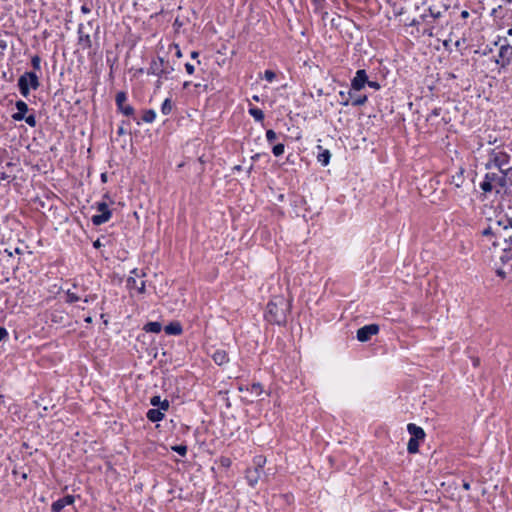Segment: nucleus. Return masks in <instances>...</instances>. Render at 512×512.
Here are the masks:
<instances>
[{
	"label": "nucleus",
	"mask_w": 512,
	"mask_h": 512,
	"mask_svg": "<svg viewBox=\"0 0 512 512\" xmlns=\"http://www.w3.org/2000/svg\"><path fill=\"white\" fill-rule=\"evenodd\" d=\"M465 169L463 167H459L455 174L451 176L450 183L454 185L455 188L460 189L465 184L464 177Z\"/></svg>",
	"instance_id": "dca6fc26"
},
{
	"label": "nucleus",
	"mask_w": 512,
	"mask_h": 512,
	"mask_svg": "<svg viewBox=\"0 0 512 512\" xmlns=\"http://www.w3.org/2000/svg\"><path fill=\"white\" fill-rule=\"evenodd\" d=\"M487 162L485 163V169L490 170L493 168L499 171L511 172L512 167L510 166L511 155L499 147L490 149L487 154Z\"/></svg>",
	"instance_id": "f03ea898"
},
{
	"label": "nucleus",
	"mask_w": 512,
	"mask_h": 512,
	"mask_svg": "<svg viewBox=\"0 0 512 512\" xmlns=\"http://www.w3.org/2000/svg\"><path fill=\"white\" fill-rule=\"evenodd\" d=\"M354 90L350 89L349 91H340L339 96L341 100L339 103L342 106H362L368 101V97L366 95H354Z\"/></svg>",
	"instance_id": "423d86ee"
},
{
	"label": "nucleus",
	"mask_w": 512,
	"mask_h": 512,
	"mask_svg": "<svg viewBox=\"0 0 512 512\" xmlns=\"http://www.w3.org/2000/svg\"><path fill=\"white\" fill-rule=\"evenodd\" d=\"M266 460L262 456H257L254 458L255 467L254 468H260L261 471H263V466L265 464Z\"/></svg>",
	"instance_id": "4c0bfd02"
},
{
	"label": "nucleus",
	"mask_w": 512,
	"mask_h": 512,
	"mask_svg": "<svg viewBox=\"0 0 512 512\" xmlns=\"http://www.w3.org/2000/svg\"><path fill=\"white\" fill-rule=\"evenodd\" d=\"M18 88L23 97H28L30 94V88L37 90L40 87V81L38 75L33 72H25L18 79Z\"/></svg>",
	"instance_id": "20e7f679"
},
{
	"label": "nucleus",
	"mask_w": 512,
	"mask_h": 512,
	"mask_svg": "<svg viewBox=\"0 0 512 512\" xmlns=\"http://www.w3.org/2000/svg\"><path fill=\"white\" fill-rule=\"evenodd\" d=\"M130 274H131L130 276H134L135 278L144 277L146 275L145 272L139 271L137 268H134L133 270H131Z\"/></svg>",
	"instance_id": "49530a36"
},
{
	"label": "nucleus",
	"mask_w": 512,
	"mask_h": 512,
	"mask_svg": "<svg viewBox=\"0 0 512 512\" xmlns=\"http://www.w3.org/2000/svg\"><path fill=\"white\" fill-rule=\"evenodd\" d=\"M7 48V43L5 40H0V49L5 50Z\"/></svg>",
	"instance_id": "0e129e2a"
},
{
	"label": "nucleus",
	"mask_w": 512,
	"mask_h": 512,
	"mask_svg": "<svg viewBox=\"0 0 512 512\" xmlns=\"http://www.w3.org/2000/svg\"><path fill=\"white\" fill-rule=\"evenodd\" d=\"M368 83V75L364 69L356 71L355 76L351 80V89L361 91Z\"/></svg>",
	"instance_id": "9d476101"
},
{
	"label": "nucleus",
	"mask_w": 512,
	"mask_h": 512,
	"mask_svg": "<svg viewBox=\"0 0 512 512\" xmlns=\"http://www.w3.org/2000/svg\"><path fill=\"white\" fill-rule=\"evenodd\" d=\"M117 134L120 136L126 134V130L124 129V127L122 125L118 127Z\"/></svg>",
	"instance_id": "052dcab7"
},
{
	"label": "nucleus",
	"mask_w": 512,
	"mask_h": 512,
	"mask_svg": "<svg viewBox=\"0 0 512 512\" xmlns=\"http://www.w3.org/2000/svg\"><path fill=\"white\" fill-rule=\"evenodd\" d=\"M185 70L189 75H192L195 71V66L189 62L185 64Z\"/></svg>",
	"instance_id": "8fccbe9b"
},
{
	"label": "nucleus",
	"mask_w": 512,
	"mask_h": 512,
	"mask_svg": "<svg viewBox=\"0 0 512 512\" xmlns=\"http://www.w3.org/2000/svg\"><path fill=\"white\" fill-rule=\"evenodd\" d=\"M174 70V66L170 63V61L158 55L151 60L147 69V74L168 80L170 79Z\"/></svg>",
	"instance_id": "7ed1b4c3"
},
{
	"label": "nucleus",
	"mask_w": 512,
	"mask_h": 512,
	"mask_svg": "<svg viewBox=\"0 0 512 512\" xmlns=\"http://www.w3.org/2000/svg\"><path fill=\"white\" fill-rule=\"evenodd\" d=\"M77 34H78V44H79V46L83 50L90 49L92 47V40H91L90 34L85 32V25L84 24L80 23L78 25Z\"/></svg>",
	"instance_id": "9b49d317"
},
{
	"label": "nucleus",
	"mask_w": 512,
	"mask_h": 512,
	"mask_svg": "<svg viewBox=\"0 0 512 512\" xmlns=\"http://www.w3.org/2000/svg\"><path fill=\"white\" fill-rule=\"evenodd\" d=\"M23 120L30 126V127H36L37 120L35 114H29L28 116L25 115V118Z\"/></svg>",
	"instance_id": "f704fd0d"
},
{
	"label": "nucleus",
	"mask_w": 512,
	"mask_h": 512,
	"mask_svg": "<svg viewBox=\"0 0 512 512\" xmlns=\"http://www.w3.org/2000/svg\"><path fill=\"white\" fill-rule=\"evenodd\" d=\"M379 329V325L377 324L365 325L357 330V340L360 342H367L372 338V336L379 333Z\"/></svg>",
	"instance_id": "1a4fd4ad"
},
{
	"label": "nucleus",
	"mask_w": 512,
	"mask_h": 512,
	"mask_svg": "<svg viewBox=\"0 0 512 512\" xmlns=\"http://www.w3.org/2000/svg\"><path fill=\"white\" fill-rule=\"evenodd\" d=\"M407 430H408L409 434L411 435V437H410L411 439L420 441L425 438L424 430L420 426H417L414 423H409L407 425Z\"/></svg>",
	"instance_id": "f3484780"
},
{
	"label": "nucleus",
	"mask_w": 512,
	"mask_h": 512,
	"mask_svg": "<svg viewBox=\"0 0 512 512\" xmlns=\"http://www.w3.org/2000/svg\"><path fill=\"white\" fill-rule=\"evenodd\" d=\"M74 502L75 497L73 495H66L63 498H60L52 503L51 511L61 512L66 506L72 505Z\"/></svg>",
	"instance_id": "ddd939ff"
},
{
	"label": "nucleus",
	"mask_w": 512,
	"mask_h": 512,
	"mask_svg": "<svg viewBox=\"0 0 512 512\" xmlns=\"http://www.w3.org/2000/svg\"><path fill=\"white\" fill-rule=\"evenodd\" d=\"M160 401H161V398L160 396H153L151 399H150V404L154 407H159L160 405Z\"/></svg>",
	"instance_id": "de8ad7c7"
},
{
	"label": "nucleus",
	"mask_w": 512,
	"mask_h": 512,
	"mask_svg": "<svg viewBox=\"0 0 512 512\" xmlns=\"http://www.w3.org/2000/svg\"><path fill=\"white\" fill-rule=\"evenodd\" d=\"M103 246V244L101 243L100 239H96L94 242H93V247L95 249H99Z\"/></svg>",
	"instance_id": "5fc2aeb1"
},
{
	"label": "nucleus",
	"mask_w": 512,
	"mask_h": 512,
	"mask_svg": "<svg viewBox=\"0 0 512 512\" xmlns=\"http://www.w3.org/2000/svg\"><path fill=\"white\" fill-rule=\"evenodd\" d=\"M213 361L221 366L229 362V356L225 350L218 349L212 355Z\"/></svg>",
	"instance_id": "aec40b11"
},
{
	"label": "nucleus",
	"mask_w": 512,
	"mask_h": 512,
	"mask_svg": "<svg viewBox=\"0 0 512 512\" xmlns=\"http://www.w3.org/2000/svg\"><path fill=\"white\" fill-rule=\"evenodd\" d=\"M199 55H200V54H199V52H198V51H192V52H191V58H192V59H198ZM197 63H198V64H200V60H197Z\"/></svg>",
	"instance_id": "4d7b16f0"
},
{
	"label": "nucleus",
	"mask_w": 512,
	"mask_h": 512,
	"mask_svg": "<svg viewBox=\"0 0 512 512\" xmlns=\"http://www.w3.org/2000/svg\"><path fill=\"white\" fill-rule=\"evenodd\" d=\"M428 12H429V15H430L432 18H434V19H438V18H440V17H441V15H442L441 11H439V10H435V9H434V8H432V7H429Z\"/></svg>",
	"instance_id": "a19ab883"
},
{
	"label": "nucleus",
	"mask_w": 512,
	"mask_h": 512,
	"mask_svg": "<svg viewBox=\"0 0 512 512\" xmlns=\"http://www.w3.org/2000/svg\"><path fill=\"white\" fill-rule=\"evenodd\" d=\"M462 487L465 489V490H470L471 488V485H470V482L469 481H466V480H463V483H462Z\"/></svg>",
	"instance_id": "bf43d9fd"
},
{
	"label": "nucleus",
	"mask_w": 512,
	"mask_h": 512,
	"mask_svg": "<svg viewBox=\"0 0 512 512\" xmlns=\"http://www.w3.org/2000/svg\"><path fill=\"white\" fill-rule=\"evenodd\" d=\"M15 107L17 112L12 114V119L14 121H23V118H25L26 113L29 111L27 103L23 100H18L15 103Z\"/></svg>",
	"instance_id": "2eb2a0df"
},
{
	"label": "nucleus",
	"mask_w": 512,
	"mask_h": 512,
	"mask_svg": "<svg viewBox=\"0 0 512 512\" xmlns=\"http://www.w3.org/2000/svg\"><path fill=\"white\" fill-rule=\"evenodd\" d=\"M290 304L282 296L274 297L266 306L265 319L276 325H285Z\"/></svg>",
	"instance_id": "f257e3e1"
},
{
	"label": "nucleus",
	"mask_w": 512,
	"mask_h": 512,
	"mask_svg": "<svg viewBox=\"0 0 512 512\" xmlns=\"http://www.w3.org/2000/svg\"><path fill=\"white\" fill-rule=\"evenodd\" d=\"M367 86H369L370 88H372L374 90H379L381 88V85L377 81H370L369 79H368Z\"/></svg>",
	"instance_id": "09e8293b"
},
{
	"label": "nucleus",
	"mask_w": 512,
	"mask_h": 512,
	"mask_svg": "<svg viewBox=\"0 0 512 512\" xmlns=\"http://www.w3.org/2000/svg\"><path fill=\"white\" fill-rule=\"evenodd\" d=\"M170 407V403L167 399H164V400H161L160 401V405H159V408L162 412L163 411H167Z\"/></svg>",
	"instance_id": "37998d69"
},
{
	"label": "nucleus",
	"mask_w": 512,
	"mask_h": 512,
	"mask_svg": "<svg viewBox=\"0 0 512 512\" xmlns=\"http://www.w3.org/2000/svg\"><path fill=\"white\" fill-rule=\"evenodd\" d=\"M505 247L509 248V250L512 251V235H510L508 238H504Z\"/></svg>",
	"instance_id": "3c124183"
},
{
	"label": "nucleus",
	"mask_w": 512,
	"mask_h": 512,
	"mask_svg": "<svg viewBox=\"0 0 512 512\" xmlns=\"http://www.w3.org/2000/svg\"><path fill=\"white\" fill-rule=\"evenodd\" d=\"M407 451L410 454H415L419 451V440L409 439L407 444Z\"/></svg>",
	"instance_id": "cd10ccee"
},
{
	"label": "nucleus",
	"mask_w": 512,
	"mask_h": 512,
	"mask_svg": "<svg viewBox=\"0 0 512 512\" xmlns=\"http://www.w3.org/2000/svg\"><path fill=\"white\" fill-rule=\"evenodd\" d=\"M156 119V112L153 109H148L143 112L141 120L145 123H153Z\"/></svg>",
	"instance_id": "393cba45"
},
{
	"label": "nucleus",
	"mask_w": 512,
	"mask_h": 512,
	"mask_svg": "<svg viewBox=\"0 0 512 512\" xmlns=\"http://www.w3.org/2000/svg\"><path fill=\"white\" fill-rule=\"evenodd\" d=\"M440 112H441V108H434L432 111H431V116H439L440 115Z\"/></svg>",
	"instance_id": "6e6d98bb"
},
{
	"label": "nucleus",
	"mask_w": 512,
	"mask_h": 512,
	"mask_svg": "<svg viewBox=\"0 0 512 512\" xmlns=\"http://www.w3.org/2000/svg\"><path fill=\"white\" fill-rule=\"evenodd\" d=\"M317 149H318L317 161L322 166H324V167L327 166L330 163V159H331L330 151L328 149H324L320 145L317 146Z\"/></svg>",
	"instance_id": "a211bd4d"
},
{
	"label": "nucleus",
	"mask_w": 512,
	"mask_h": 512,
	"mask_svg": "<svg viewBox=\"0 0 512 512\" xmlns=\"http://www.w3.org/2000/svg\"><path fill=\"white\" fill-rule=\"evenodd\" d=\"M426 17H427V14L424 13L420 16V19H413L410 23H409V26H418L421 21H425L426 20Z\"/></svg>",
	"instance_id": "79ce46f5"
},
{
	"label": "nucleus",
	"mask_w": 512,
	"mask_h": 512,
	"mask_svg": "<svg viewBox=\"0 0 512 512\" xmlns=\"http://www.w3.org/2000/svg\"><path fill=\"white\" fill-rule=\"evenodd\" d=\"M164 78H157L155 82V89H160L163 85Z\"/></svg>",
	"instance_id": "603ef678"
},
{
	"label": "nucleus",
	"mask_w": 512,
	"mask_h": 512,
	"mask_svg": "<svg viewBox=\"0 0 512 512\" xmlns=\"http://www.w3.org/2000/svg\"><path fill=\"white\" fill-rule=\"evenodd\" d=\"M95 208L100 214L93 215L91 221L93 225L100 226L107 223L112 217V211L109 209L108 204L105 201L97 202Z\"/></svg>",
	"instance_id": "0eeeda50"
},
{
	"label": "nucleus",
	"mask_w": 512,
	"mask_h": 512,
	"mask_svg": "<svg viewBox=\"0 0 512 512\" xmlns=\"http://www.w3.org/2000/svg\"><path fill=\"white\" fill-rule=\"evenodd\" d=\"M162 328H163L162 324L157 321L147 322L143 326V330L147 333H159V332H161Z\"/></svg>",
	"instance_id": "5701e85b"
},
{
	"label": "nucleus",
	"mask_w": 512,
	"mask_h": 512,
	"mask_svg": "<svg viewBox=\"0 0 512 512\" xmlns=\"http://www.w3.org/2000/svg\"><path fill=\"white\" fill-rule=\"evenodd\" d=\"M246 391L255 394L256 396H260L263 392V386L259 382H255L251 384L250 386L246 387Z\"/></svg>",
	"instance_id": "a878e982"
},
{
	"label": "nucleus",
	"mask_w": 512,
	"mask_h": 512,
	"mask_svg": "<svg viewBox=\"0 0 512 512\" xmlns=\"http://www.w3.org/2000/svg\"><path fill=\"white\" fill-rule=\"evenodd\" d=\"M31 65L34 70L39 71L41 69V58L39 55H34L31 58Z\"/></svg>",
	"instance_id": "2f4dec72"
},
{
	"label": "nucleus",
	"mask_w": 512,
	"mask_h": 512,
	"mask_svg": "<svg viewBox=\"0 0 512 512\" xmlns=\"http://www.w3.org/2000/svg\"><path fill=\"white\" fill-rule=\"evenodd\" d=\"M265 136L268 143H273L277 139V134L272 129H268Z\"/></svg>",
	"instance_id": "c9c22d12"
},
{
	"label": "nucleus",
	"mask_w": 512,
	"mask_h": 512,
	"mask_svg": "<svg viewBox=\"0 0 512 512\" xmlns=\"http://www.w3.org/2000/svg\"><path fill=\"white\" fill-rule=\"evenodd\" d=\"M508 207L512 208V193L510 194Z\"/></svg>",
	"instance_id": "774afa93"
},
{
	"label": "nucleus",
	"mask_w": 512,
	"mask_h": 512,
	"mask_svg": "<svg viewBox=\"0 0 512 512\" xmlns=\"http://www.w3.org/2000/svg\"><path fill=\"white\" fill-rule=\"evenodd\" d=\"M9 338V333L6 328L0 326V341H5Z\"/></svg>",
	"instance_id": "c03bdc74"
},
{
	"label": "nucleus",
	"mask_w": 512,
	"mask_h": 512,
	"mask_svg": "<svg viewBox=\"0 0 512 512\" xmlns=\"http://www.w3.org/2000/svg\"><path fill=\"white\" fill-rule=\"evenodd\" d=\"M481 234L485 237H490V236H494V231L493 229L489 226L485 229L482 230Z\"/></svg>",
	"instance_id": "a18cd8bd"
},
{
	"label": "nucleus",
	"mask_w": 512,
	"mask_h": 512,
	"mask_svg": "<svg viewBox=\"0 0 512 512\" xmlns=\"http://www.w3.org/2000/svg\"><path fill=\"white\" fill-rule=\"evenodd\" d=\"M173 105L170 98H166L161 105V113L163 115H169L172 112Z\"/></svg>",
	"instance_id": "bb28decb"
},
{
	"label": "nucleus",
	"mask_w": 512,
	"mask_h": 512,
	"mask_svg": "<svg viewBox=\"0 0 512 512\" xmlns=\"http://www.w3.org/2000/svg\"><path fill=\"white\" fill-rule=\"evenodd\" d=\"M146 417L151 422H159L164 418V413L160 409H149L146 413Z\"/></svg>",
	"instance_id": "4be33fe9"
},
{
	"label": "nucleus",
	"mask_w": 512,
	"mask_h": 512,
	"mask_svg": "<svg viewBox=\"0 0 512 512\" xmlns=\"http://www.w3.org/2000/svg\"><path fill=\"white\" fill-rule=\"evenodd\" d=\"M510 172L499 171V173L488 172L485 174L486 180H489L494 186L504 187Z\"/></svg>",
	"instance_id": "f8f14e48"
},
{
	"label": "nucleus",
	"mask_w": 512,
	"mask_h": 512,
	"mask_svg": "<svg viewBox=\"0 0 512 512\" xmlns=\"http://www.w3.org/2000/svg\"><path fill=\"white\" fill-rule=\"evenodd\" d=\"M126 285L129 289H136L141 294L145 292V281H141L140 284H138V281L134 276H129L127 278Z\"/></svg>",
	"instance_id": "412c9836"
},
{
	"label": "nucleus",
	"mask_w": 512,
	"mask_h": 512,
	"mask_svg": "<svg viewBox=\"0 0 512 512\" xmlns=\"http://www.w3.org/2000/svg\"><path fill=\"white\" fill-rule=\"evenodd\" d=\"M126 102H127V93L124 91H119L115 97V103L117 106V110L126 117H133L136 124L140 125L141 121L135 117V109L130 104H127Z\"/></svg>",
	"instance_id": "39448f33"
},
{
	"label": "nucleus",
	"mask_w": 512,
	"mask_h": 512,
	"mask_svg": "<svg viewBox=\"0 0 512 512\" xmlns=\"http://www.w3.org/2000/svg\"><path fill=\"white\" fill-rule=\"evenodd\" d=\"M504 44L500 46L498 52V58L495 59V63L499 65L501 69L507 68L512 62V45L507 43L504 39Z\"/></svg>",
	"instance_id": "6e6552de"
},
{
	"label": "nucleus",
	"mask_w": 512,
	"mask_h": 512,
	"mask_svg": "<svg viewBox=\"0 0 512 512\" xmlns=\"http://www.w3.org/2000/svg\"><path fill=\"white\" fill-rule=\"evenodd\" d=\"M164 331L167 335L179 336L183 332V328L180 322L173 321L164 327Z\"/></svg>",
	"instance_id": "6ab92c4d"
},
{
	"label": "nucleus",
	"mask_w": 512,
	"mask_h": 512,
	"mask_svg": "<svg viewBox=\"0 0 512 512\" xmlns=\"http://www.w3.org/2000/svg\"><path fill=\"white\" fill-rule=\"evenodd\" d=\"M81 12L84 13V14H88V13L91 12V9L88 6H86V5H82L81 6Z\"/></svg>",
	"instance_id": "13d9d810"
},
{
	"label": "nucleus",
	"mask_w": 512,
	"mask_h": 512,
	"mask_svg": "<svg viewBox=\"0 0 512 512\" xmlns=\"http://www.w3.org/2000/svg\"><path fill=\"white\" fill-rule=\"evenodd\" d=\"M96 299V295H88L83 299V302L89 303L91 301H94Z\"/></svg>",
	"instance_id": "864d4df0"
},
{
	"label": "nucleus",
	"mask_w": 512,
	"mask_h": 512,
	"mask_svg": "<svg viewBox=\"0 0 512 512\" xmlns=\"http://www.w3.org/2000/svg\"><path fill=\"white\" fill-rule=\"evenodd\" d=\"M495 186L489 181L486 180V176H484V180L480 183V188L485 192H491Z\"/></svg>",
	"instance_id": "c756f323"
},
{
	"label": "nucleus",
	"mask_w": 512,
	"mask_h": 512,
	"mask_svg": "<svg viewBox=\"0 0 512 512\" xmlns=\"http://www.w3.org/2000/svg\"><path fill=\"white\" fill-rule=\"evenodd\" d=\"M233 171H234V172H240V171H242V166H241V165H236V166H234V167H233Z\"/></svg>",
	"instance_id": "69168bd1"
},
{
	"label": "nucleus",
	"mask_w": 512,
	"mask_h": 512,
	"mask_svg": "<svg viewBox=\"0 0 512 512\" xmlns=\"http://www.w3.org/2000/svg\"><path fill=\"white\" fill-rule=\"evenodd\" d=\"M84 321H85L87 324H91V323H92V321H93V319H92V317H91V316H87V317H85Z\"/></svg>",
	"instance_id": "338daca9"
},
{
	"label": "nucleus",
	"mask_w": 512,
	"mask_h": 512,
	"mask_svg": "<svg viewBox=\"0 0 512 512\" xmlns=\"http://www.w3.org/2000/svg\"><path fill=\"white\" fill-rule=\"evenodd\" d=\"M171 449L183 457L187 454V446L186 445H175V446H172Z\"/></svg>",
	"instance_id": "473e14b6"
},
{
	"label": "nucleus",
	"mask_w": 512,
	"mask_h": 512,
	"mask_svg": "<svg viewBox=\"0 0 512 512\" xmlns=\"http://www.w3.org/2000/svg\"><path fill=\"white\" fill-rule=\"evenodd\" d=\"M276 78V73L272 70H265L264 79L268 82H273Z\"/></svg>",
	"instance_id": "e433bc0d"
},
{
	"label": "nucleus",
	"mask_w": 512,
	"mask_h": 512,
	"mask_svg": "<svg viewBox=\"0 0 512 512\" xmlns=\"http://www.w3.org/2000/svg\"><path fill=\"white\" fill-rule=\"evenodd\" d=\"M248 113L254 118L256 122L264 121V112L260 108L251 105L248 109Z\"/></svg>",
	"instance_id": "b1692460"
},
{
	"label": "nucleus",
	"mask_w": 512,
	"mask_h": 512,
	"mask_svg": "<svg viewBox=\"0 0 512 512\" xmlns=\"http://www.w3.org/2000/svg\"><path fill=\"white\" fill-rule=\"evenodd\" d=\"M423 34L432 37L433 36V28L425 29Z\"/></svg>",
	"instance_id": "e2e57ef3"
},
{
	"label": "nucleus",
	"mask_w": 512,
	"mask_h": 512,
	"mask_svg": "<svg viewBox=\"0 0 512 512\" xmlns=\"http://www.w3.org/2000/svg\"><path fill=\"white\" fill-rule=\"evenodd\" d=\"M500 260L503 264H506L512 260V251L509 248L504 247L502 250V254L500 255Z\"/></svg>",
	"instance_id": "c85d7f7f"
},
{
	"label": "nucleus",
	"mask_w": 512,
	"mask_h": 512,
	"mask_svg": "<svg viewBox=\"0 0 512 512\" xmlns=\"http://www.w3.org/2000/svg\"><path fill=\"white\" fill-rule=\"evenodd\" d=\"M496 273L501 278H505L506 277V272L503 269H497Z\"/></svg>",
	"instance_id": "680f3d73"
},
{
	"label": "nucleus",
	"mask_w": 512,
	"mask_h": 512,
	"mask_svg": "<svg viewBox=\"0 0 512 512\" xmlns=\"http://www.w3.org/2000/svg\"><path fill=\"white\" fill-rule=\"evenodd\" d=\"M79 300H80V297L77 294L71 292L70 290H68L66 292V302L67 303H74V302H77Z\"/></svg>",
	"instance_id": "72a5a7b5"
},
{
	"label": "nucleus",
	"mask_w": 512,
	"mask_h": 512,
	"mask_svg": "<svg viewBox=\"0 0 512 512\" xmlns=\"http://www.w3.org/2000/svg\"><path fill=\"white\" fill-rule=\"evenodd\" d=\"M168 50H169V51L175 50V56H176L177 58H181V57H182V52H181V49H180V47H179V45H178V44H176V43H171V44L169 45V49H168Z\"/></svg>",
	"instance_id": "58836bf2"
},
{
	"label": "nucleus",
	"mask_w": 512,
	"mask_h": 512,
	"mask_svg": "<svg viewBox=\"0 0 512 512\" xmlns=\"http://www.w3.org/2000/svg\"><path fill=\"white\" fill-rule=\"evenodd\" d=\"M262 472L260 468H248L245 473V479L248 485L255 487L260 480Z\"/></svg>",
	"instance_id": "4468645a"
},
{
	"label": "nucleus",
	"mask_w": 512,
	"mask_h": 512,
	"mask_svg": "<svg viewBox=\"0 0 512 512\" xmlns=\"http://www.w3.org/2000/svg\"><path fill=\"white\" fill-rule=\"evenodd\" d=\"M499 226H503L504 229L512 228V218H506L505 220L498 221Z\"/></svg>",
	"instance_id": "ea45409f"
},
{
	"label": "nucleus",
	"mask_w": 512,
	"mask_h": 512,
	"mask_svg": "<svg viewBox=\"0 0 512 512\" xmlns=\"http://www.w3.org/2000/svg\"><path fill=\"white\" fill-rule=\"evenodd\" d=\"M284 150H285L284 144L278 143L275 146H273L272 153L274 154V156L279 157L284 153Z\"/></svg>",
	"instance_id": "7c9ffc66"
}]
</instances>
